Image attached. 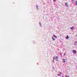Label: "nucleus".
Instances as JSON below:
<instances>
[{
  "label": "nucleus",
  "instance_id": "1",
  "mask_svg": "<svg viewBox=\"0 0 77 77\" xmlns=\"http://www.w3.org/2000/svg\"><path fill=\"white\" fill-rule=\"evenodd\" d=\"M58 57L57 56L56 57H54V60H53V62H54V60L55 59H56V60L57 61H58V60H58Z\"/></svg>",
  "mask_w": 77,
  "mask_h": 77
},
{
  "label": "nucleus",
  "instance_id": "2",
  "mask_svg": "<svg viewBox=\"0 0 77 77\" xmlns=\"http://www.w3.org/2000/svg\"><path fill=\"white\" fill-rule=\"evenodd\" d=\"M65 5L67 7H69V6H68V3H65Z\"/></svg>",
  "mask_w": 77,
  "mask_h": 77
},
{
  "label": "nucleus",
  "instance_id": "3",
  "mask_svg": "<svg viewBox=\"0 0 77 77\" xmlns=\"http://www.w3.org/2000/svg\"><path fill=\"white\" fill-rule=\"evenodd\" d=\"M74 27L72 26V27H70V29H71V30H73V29H74Z\"/></svg>",
  "mask_w": 77,
  "mask_h": 77
},
{
  "label": "nucleus",
  "instance_id": "4",
  "mask_svg": "<svg viewBox=\"0 0 77 77\" xmlns=\"http://www.w3.org/2000/svg\"><path fill=\"white\" fill-rule=\"evenodd\" d=\"M69 37L68 36V35H67L66 37V39H69Z\"/></svg>",
  "mask_w": 77,
  "mask_h": 77
},
{
  "label": "nucleus",
  "instance_id": "5",
  "mask_svg": "<svg viewBox=\"0 0 77 77\" xmlns=\"http://www.w3.org/2000/svg\"><path fill=\"white\" fill-rule=\"evenodd\" d=\"M73 52L74 53H77V52H76V51H75V50H73Z\"/></svg>",
  "mask_w": 77,
  "mask_h": 77
},
{
  "label": "nucleus",
  "instance_id": "6",
  "mask_svg": "<svg viewBox=\"0 0 77 77\" xmlns=\"http://www.w3.org/2000/svg\"><path fill=\"white\" fill-rule=\"evenodd\" d=\"M52 39H53V40H54H54H56V39L54 38H53V37H52Z\"/></svg>",
  "mask_w": 77,
  "mask_h": 77
},
{
  "label": "nucleus",
  "instance_id": "7",
  "mask_svg": "<svg viewBox=\"0 0 77 77\" xmlns=\"http://www.w3.org/2000/svg\"><path fill=\"white\" fill-rule=\"evenodd\" d=\"M53 36H54V37H55V38H57V36H56L55 35H54Z\"/></svg>",
  "mask_w": 77,
  "mask_h": 77
},
{
  "label": "nucleus",
  "instance_id": "8",
  "mask_svg": "<svg viewBox=\"0 0 77 77\" xmlns=\"http://www.w3.org/2000/svg\"><path fill=\"white\" fill-rule=\"evenodd\" d=\"M66 77H69V76H67V75H66Z\"/></svg>",
  "mask_w": 77,
  "mask_h": 77
},
{
  "label": "nucleus",
  "instance_id": "9",
  "mask_svg": "<svg viewBox=\"0 0 77 77\" xmlns=\"http://www.w3.org/2000/svg\"><path fill=\"white\" fill-rule=\"evenodd\" d=\"M54 2H56V0H54Z\"/></svg>",
  "mask_w": 77,
  "mask_h": 77
},
{
  "label": "nucleus",
  "instance_id": "10",
  "mask_svg": "<svg viewBox=\"0 0 77 77\" xmlns=\"http://www.w3.org/2000/svg\"><path fill=\"white\" fill-rule=\"evenodd\" d=\"M38 5H37V9H38Z\"/></svg>",
  "mask_w": 77,
  "mask_h": 77
},
{
  "label": "nucleus",
  "instance_id": "11",
  "mask_svg": "<svg viewBox=\"0 0 77 77\" xmlns=\"http://www.w3.org/2000/svg\"><path fill=\"white\" fill-rule=\"evenodd\" d=\"M58 75V76H59L60 75V74H59Z\"/></svg>",
  "mask_w": 77,
  "mask_h": 77
},
{
  "label": "nucleus",
  "instance_id": "12",
  "mask_svg": "<svg viewBox=\"0 0 77 77\" xmlns=\"http://www.w3.org/2000/svg\"><path fill=\"white\" fill-rule=\"evenodd\" d=\"M63 62H64V63L65 62V61H63Z\"/></svg>",
  "mask_w": 77,
  "mask_h": 77
},
{
  "label": "nucleus",
  "instance_id": "13",
  "mask_svg": "<svg viewBox=\"0 0 77 77\" xmlns=\"http://www.w3.org/2000/svg\"><path fill=\"white\" fill-rule=\"evenodd\" d=\"M77 3V1H76V3Z\"/></svg>",
  "mask_w": 77,
  "mask_h": 77
},
{
  "label": "nucleus",
  "instance_id": "14",
  "mask_svg": "<svg viewBox=\"0 0 77 77\" xmlns=\"http://www.w3.org/2000/svg\"><path fill=\"white\" fill-rule=\"evenodd\" d=\"M72 1H73V2H74V0H72Z\"/></svg>",
  "mask_w": 77,
  "mask_h": 77
},
{
  "label": "nucleus",
  "instance_id": "15",
  "mask_svg": "<svg viewBox=\"0 0 77 77\" xmlns=\"http://www.w3.org/2000/svg\"><path fill=\"white\" fill-rule=\"evenodd\" d=\"M63 60H65V59H63Z\"/></svg>",
  "mask_w": 77,
  "mask_h": 77
},
{
  "label": "nucleus",
  "instance_id": "16",
  "mask_svg": "<svg viewBox=\"0 0 77 77\" xmlns=\"http://www.w3.org/2000/svg\"><path fill=\"white\" fill-rule=\"evenodd\" d=\"M76 3V5H77V3Z\"/></svg>",
  "mask_w": 77,
  "mask_h": 77
},
{
  "label": "nucleus",
  "instance_id": "17",
  "mask_svg": "<svg viewBox=\"0 0 77 77\" xmlns=\"http://www.w3.org/2000/svg\"><path fill=\"white\" fill-rule=\"evenodd\" d=\"M64 56H65V54H64Z\"/></svg>",
  "mask_w": 77,
  "mask_h": 77
},
{
  "label": "nucleus",
  "instance_id": "18",
  "mask_svg": "<svg viewBox=\"0 0 77 77\" xmlns=\"http://www.w3.org/2000/svg\"><path fill=\"white\" fill-rule=\"evenodd\" d=\"M62 77H64V76H63Z\"/></svg>",
  "mask_w": 77,
  "mask_h": 77
}]
</instances>
